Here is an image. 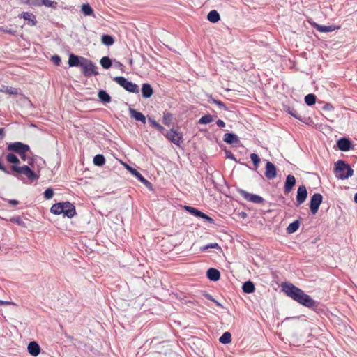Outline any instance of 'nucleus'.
Listing matches in <instances>:
<instances>
[{"instance_id":"f257e3e1","label":"nucleus","mask_w":357,"mask_h":357,"mask_svg":"<svg viewBox=\"0 0 357 357\" xmlns=\"http://www.w3.org/2000/svg\"><path fill=\"white\" fill-rule=\"evenodd\" d=\"M282 289L288 296L305 307H310L315 305V301L309 295L291 283L283 284Z\"/></svg>"},{"instance_id":"f03ea898","label":"nucleus","mask_w":357,"mask_h":357,"mask_svg":"<svg viewBox=\"0 0 357 357\" xmlns=\"http://www.w3.org/2000/svg\"><path fill=\"white\" fill-rule=\"evenodd\" d=\"M50 211L54 215L63 214L69 218H73L76 213L74 205L69 202H59L54 204L51 207Z\"/></svg>"},{"instance_id":"7ed1b4c3","label":"nucleus","mask_w":357,"mask_h":357,"mask_svg":"<svg viewBox=\"0 0 357 357\" xmlns=\"http://www.w3.org/2000/svg\"><path fill=\"white\" fill-rule=\"evenodd\" d=\"M335 176L338 178L344 180L353 175L354 170L344 161L339 160L335 164Z\"/></svg>"},{"instance_id":"20e7f679","label":"nucleus","mask_w":357,"mask_h":357,"mask_svg":"<svg viewBox=\"0 0 357 357\" xmlns=\"http://www.w3.org/2000/svg\"><path fill=\"white\" fill-rule=\"evenodd\" d=\"M8 150L14 151L17 153L23 160H26L25 153L30 150V147L27 144H24L20 142L10 143L8 145Z\"/></svg>"},{"instance_id":"39448f33","label":"nucleus","mask_w":357,"mask_h":357,"mask_svg":"<svg viewBox=\"0 0 357 357\" xmlns=\"http://www.w3.org/2000/svg\"><path fill=\"white\" fill-rule=\"evenodd\" d=\"M114 80L129 92L135 93L139 92V86L136 84L128 81L123 77H114Z\"/></svg>"},{"instance_id":"423d86ee","label":"nucleus","mask_w":357,"mask_h":357,"mask_svg":"<svg viewBox=\"0 0 357 357\" xmlns=\"http://www.w3.org/2000/svg\"><path fill=\"white\" fill-rule=\"evenodd\" d=\"M11 169L17 174L25 175L31 181L38 178V176L27 165H24L22 167L12 165Z\"/></svg>"},{"instance_id":"0eeeda50","label":"nucleus","mask_w":357,"mask_h":357,"mask_svg":"<svg viewBox=\"0 0 357 357\" xmlns=\"http://www.w3.org/2000/svg\"><path fill=\"white\" fill-rule=\"evenodd\" d=\"M82 73L86 77H91V75H96L98 74L97 67L93 63V62L86 58L82 60Z\"/></svg>"},{"instance_id":"6e6552de","label":"nucleus","mask_w":357,"mask_h":357,"mask_svg":"<svg viewBox=\"0 0 357 357\" xmlns=\"http://www.w3.org/2000/svg\"><path fill=\"white\" fill-rule=\"evenodd\" d=\"M321 202L322 195L319 193H315L311 197L310 202V208L313 215L317 213Z\"/></svg>"},{"instance_id":"1a4fd4ad","label":"nucleus","mask_w":357,"mask_h":357,"mask_svg":"<svg viewBox=\"0 0 357 357\" xmlns=\"http://www.w3.org/2000/svg\"><path fill=\"white\" fill-rule=\"evenodd\" d=\"M238 192L245 199H246L248 202L255 204H261L264 202V199L261 197L257 195L249 193L244 190H239Z\"/></svg>"},{"instance_id":"9d476101","label":"nucleus","mask_w":357,"mask_h":357,"mask_svg":"<svg viewBox=\"0 0 357 357\" xmlns=\"http://www.w3.org/2000/svg\"><path fill=\"white\" fill-rule=\"evenodd\" d=\"M165 136L170 142L177 146H180V144L183 142L182 134L176 132L174 129H171Z\"/></svg>"},{"instance_id":"9b49d317","label":"nucleus","mask_w":357,"mask_h":357,"mask_svg":"<svg viewBox=\"0 0 357 357\" xmlns=\"http://www.w3.org/2000/svg\"><path fill=\"white\" fill-rule=\"evenodd\" d=\"M184 208L185 211H188L191 214L194 215L195 216L205 219L206 221H208L210 223H213L214 222L213 219L208 216L206 214L202 213V211L197 210V208L189 206H185Z\"/></svg>"},{"instance_id":"f8f14e48","label":"nucleus","mask_w":357,"mask_h":357,"mask_svg":"<svg viewBox=\"0 0 357 357\" xmlns=\"http://www.w3.org/2000/svg\"><path fill=\"white\" fill-rule=\"evenodd\" d=\"M307 197V191L304 185H300L297 190L296 195V206H300L306 199Z\"/></svg>"},{"instance_id":"ddd939ff","label":"nucleus","mask_w":357,"mask_h":357,"mask_svg":"<svg viewBox=\"0 0 357 357\" xmlns=\"http://www.w3.org/2000/svg\"><path fill=\"white\" fill-rule=\"evenodd\" d=\"M265 176L268 179H273L276 177L277 169L275 166L271 162L268 161L266 165Z\"/></svg>"},{"instance_id":"4468645a","label":"nucleus","mask_w":357,"mask_h":357,"mask_svg":"<svg viewBox=\"0 0 357 357\" xmlns=\"http://www.w3.org/2000/svg\"><path fill=\"white\" fill-rule=\"evenodd\" d=\"M296 184V178L293 175L289 174L286 178L284 183V192L289 193L291 191L292 188Z\"/></svg>"},{"instance_id":"2eb2a0df","label":"nucleus","mask_w":357,"mask_h":357,"mask_svg":"<svg viewBox=\"0 0 357 357\" xmlns=\"http://www.w3.org/2000/svg\"><path fill=\"white\" fill-rule=\"evenodd\" d=\"M84 57L78 56L74 54H70L68 59V65L70 67L81 66L82 60Z\"/></svg>"},{"instance_id":"dca6fc26","label":"nucleus","mask_w":357,"mask_h":357,"mask_svg":"<svg viewBox=\"0 0 357 357\" xmlns=\"http://www.w3.org/2000/svg\"><path fill=\"white\" fill-rule=\"evenodd\" d=\"M337 146L340 151H348L351 148V142L346 138H342L337 142Z\"/></svg>"},{"instance_id":"f3484780","label":"nucleus","mask_w":357,"mask_h":357,"mask_svg":"<svg viewBox=\"0 0 357 357\" xmlns=\"http://www.w3.org/2000/svg\"><path fill=\"white\" fill-rule=\"evenodd\" d=\"M29 353L33 356H37L40 352V348L36 342H31L27 347Z\"/></svg>"},{"instance_id":"a211bd4d","label":"nucleus","mask_w":357,"mask_h":357,"mask_svg":"<svg viewBox=\"0 0 357 357\" xmlns=\"http://www.w3.org/2000/svg\"><path fill=\"white\" fill-rule=\"evenodd\" d=\"M129 113L130 116L135 119L136 121H139L142 122L143 123H146V117L142 113L131 108L129 109Z\"/></svg>"},{"instance_id":"6ab92c4d","label":"nucleus","mask_w":357,"mask_h":357,"mask_svg":"<svg viewBox=\"0 0 357 357\" xmlns=\"http://www.w3.org/2000/svg\"><path fill=\"white\" fill-rule=\"evenodd\" d=\"M22 17L27 21V24L30 26H34L36 24V20L35 16L29 12H23L21 14Z\"/></svg>"},{"instance_id":"aec40b11","label":"nucleus","mask_w":357,"mask_h":357,"mask_svg":"<svg viewBox=\"0 0 357 357\" xmlns=\"http://www.w3.org/2000/svg\"><path fill=\"white\" fill-rule=\"evenodd\" d=\"M207 277L211 281H218L220 279V271L215 268H211L207 271Z\"/></svg>"},{"instance_id":"412c9836","label":"nucleus","mask_w":357,"mask_h":357,"mask_svg":"<svg viewBox=\"0 0 357 357\" xmlns=\"http://www.w3.org/2000/svg\"><path fill=\"white\" fill-rule=\"evenodd\" d=\"M224 141L229 144H237L239 142L238 136L234 133H226L224 135Z\"/></svg>"},{"instance_id":"4be33fe9","label":"nucleus","mask_w":357,"mask_h":357,"mask_svg":"<svg viewBox=\"0 0 357 357\" xmlns=\"http://www.w3.org/2000/svg\"><path fill=\"white\" fill-rule=\"evenodd\" d=\"M313 26L317 30L319 31V32H322V33H328V32H331L333 31H335L336 29H337L335 26H323V25H319L317 23H314L313 24Z\"/></svg>"},{"instance_id":"5701e85b","label":"nucleus","mask_w":357,"mask_h":357,"mask_svg":"<svg viewBox=\"0 0 357 357\" xmlns=\"http://www.w3.org/2000/svg\"><path fill=\"white\" fill-rule=\"evenodd\" d=\"M129 172L135 176L139 181H140L142 183H144L146 186L149 187L151 183L149 182L139 172H137L135 169H130Z\"/></svg>"},{"instance_id":"b1692460","label":"nucleus","mask_w":357,"mask_h":357,"mask_svg":"<svg viewBox=\"0 0 357 357\" xmlns=\"http://www.w3.org/2000/svg\"><path fill=\"white\" fill-rule=\"evenodd\" d=\"M142 96L145 98H149L153 95V89L149 84H144L142 87Z\"/></svg>"},{"instance_id":"393cba45","label":"nucleus","mask_w":357,"mask_h":357,"mask_svg":"<svg viewBox=\"0 0 357 357\" xmlns=\"http://www.w3.org/2000/svg\"><path fill=\"white\" fill-rule=\"evenodd\" d=\"M19 91L20 89L18 88L11 87L8 86H2L0 88V92L10 95H17L19 93Z\"/></svg>"},{"instance_id":"a878e982","label":"nucleus","mask_w":357,"mask_h":357,"mask_svg":"<svg viewBox=\"0 0 357 357\" xmlns=\"http://www.w3.org/2000/svg\"><path fill=\"white\" fill-rule=\"evenodd\" d=\"M207 19L209 22L215 23L220 20V17L219 13L216 10H213L208 13Z\"/></svg>"},{"instance_id":"bb28decb","label":"nucleus","mask_w":357,"mask_h":357,"mask_svg":"<svg viewBox=\"0 0 357 357\" xmlns=\"http://www.w3.org/2000/svg\"><path fill=\"white\" fill-rule=\"evenodd\" d=\"M98 98L103 103H109L111 101V97L105 91L100 90L98 92Z\"/></svg>"},{"instance_id":"cd10ccee","label":"nucleus","mask_w":357,"mask_h":357,"mask_svg":"<svg viewBox=\"0 0 357 357\" xmlns=\"http://www.w3.org/2000/svg\"><path fill=\"white\" fill-rule=\"evenodd\" d=\"M300 226V222L298 220H296L289 225V226L287 228V232L288 234H293L296 232Z\"/></svg>"},{"instance_id":"c85d7f7f","label":"nucleus","mask_w":357,"mask_h":357,"mask_svg":"<svg viewBox=\"0 0 357 357\" xmlns=\"http://www.w3.org/2000/svg\"><path fill=\"white\" fill-rule=\"evenodd\" d=\"M255 289V285L250 281L245 282L243 285V290L245 293H247V294L252 293V292H254Z\"/></svg>"},{"instance_id":"c756f323","label":"nucleus","mask_w":357,"mask_h":357,"mask_svg":"<svg viewBox=\"0 0 357 357\" xmlns=\"http://www.w3.org/2000/svg\"><path fill=\"white\" fill-rule=\"evenodd\" d=\"M220 343L226 344H229L231 341V335L229 332H225L222 336L219 338Z\"/></svg>"},{"instance_id":"7c9ffc66","label":"nucleus","mask_w":357,"mask_h":357,"mask_svg":"<svg viewBox=\"0 0 357 357\" xmlns=\"http://www.w3.org/2000/svg\"><path fill=\"white\" fill-rule=\"evenodd\" d=\"M40 4L52 9H56L58 5L56 1L52 0H40Z\"/></svg>"},{"instance_id":"2f4dec72","label":"nucleus","mask_w":357,"mask_h":357,"mask_svg":"<svg viewBox=\"0 0 357 357\" xmlns=\"http://www.w3.org/2000/svg\"><path fill=\"white\" fill-rule=\"evenodd\" d=\"M6 160L8 162L13 164V165H17L20 163V160L13 153H8L6 155Z\"/></svg>"},{"instance_id":"473e14b6","label":"nucleus","mask_w":357,"mask_h":357,"mask_svg":"<svg viewBox=\"0 0 357 357\" xmlns=\"http://www.w3.org/2000/svg\"><path fill=\"white\" fill-rule=\"evenodd\" d=\"M101 41L104 45L107 46L112 45L114 43L113 38L109 35H102Z\"/></svg>"},{"instance_id":"72a5a7b5","label":"nucleus","mask_w":357,"mask_h":357,"mask_svg":"<svg viewBox=\"0 0 357 357\" xmlns=\"http://www.w3.org/2000/svg\"><path fill=\"white\" fill-rule=\"evenodd\" d=\"M305 102L309 106L314 105L316 102V96L312 93L307 94L305 97Z\"/></svg>"},{"instance_id":"f704fd0d","label":"nucleus","mask_w":357,"mask_h":357,"mask_svg":"<svg viewBox=\"0 0 357 357\" xmlns=\"http://www.w3.org/2000/svg\"><path fill=\"white\" fill-rule=\"evenodd\" d=\"M93 163L96 166H102L105 163V159L102 155H96L93 158Z\"/></svg>"},{"instance_id":"c9c22d12","label":"nucleus","mask_w":357,"mask_h":357,"mask_svg":"<svg viewBox=\"0 0 357 357\" xmlns=\"http://www.w3.org/2000/svg\"><path fill=\"white\" fill-rule=\"evenodd\" d=\"M100 64L105 69H108L112 66V61L107 56H104L100 59Z\"/></svg>"},{"instance_id":"e433bc0d","label":"nucleus","mask_w":357,"mask_h":357,"mask_svg":"<svg viewBox=\"0 0 357 357\" xmlns=\"http://www.w3.org/2000/svg\"><path fill=\"white\" fill-rule=\"evenodd\" d=\"M82 11L85 15L87 16L91 15L93 12L89 4H83L82 6Z\"/></svg>"},{"instance_id":"4c0bfd02","label":"nucleus","mask_w":357,"mask_h":357,"mask_svg":"<svg viewBox=\"0 0 357 357\" xmlns=\"http://www.w3.org/2000/svg\"><path fill=\"white\" fill-rule=\"evenodd\" d=\"M213 121V117L211 115L207 114L201 117L199 120V123L200 124H207L212 122Z\"/></svg>"},{"instance_id":"58836bf2","label":"nucleus","mask_w":357,"mask_h":357,"mask_svg":"<svg viewBox=\"0 0 357 357\" xmlns=\"http://www.w3.org/2000/svg\"><path fill=\"white\" fill-rule=\"evenodd\" d=\"M172 120V116L169 113L164 114L162 117V123L166 126H169Z\"/></svg>"},{"instance_id":"ea45409f","label":"nucleus","mask_w":357,"mask_h":357,"mask_svg":"<svg viewBox=\"0 0 357 357\" xmlns=\"http://www.w3.org/2000/svg\"><path fill=\"white\" fill-rule=\"evenodd\" d=\"M250 159L252 161L255 169L258 168L259 164L260 162V158L256 153H252L250 155Z\"/></svg>"},{"instance_id":"a19ab883","label":"nucleus","mask_w":357,"mask_h":357,"mask_svg":"<svg viewBox=\"0 0 357 357\" xmlns=\"http://www.w3.org/2000/svg\"><path fill=\"white\" fill-rule=\"evenodd\" d=\"M210 248H214V249H219L221 250V248L219 246V245L216 243H209L201 248L202 251H206L207 250Z\"/></svg>"},{"instance_id":"79ce46f5","label":"nucleus","mask_w":357,"mask_h":357,"mask_svg":"<svg viewBox=\"0 0 357 357\" xmlns=\"http://www.w3.org/2000/svg\"><path fill=\"white\" fill-rule=\"evenodd\" d=\"M53 195H54V191L52 188H47L44 192V197L46 199H51L53 197Z\"/></svg>"},{"instance_id":"37998d69","label":"nucleus","mask_w":357,"mask_h":357,"mask_svg":"<svg viewBox=\"0 0 357 357\" xmlns=\"http://www.w3.org/2000/svg\"><path fill=\"white\" fill-rule=\"evenodd\" d=\"M209 101L211 102H213L214 104H216L217 105H218L220 107H222L223 109H226V107L225 105H224V103L220 100H217L214 98H213L212 97L210 98V100Z\"/></svg>"},{"instance_id":"c03bdc74","label":"nucleus","mask_w":357,"mask_h":357,"mask_svg":"<svg viewBox=\"0 0 357 357\" xmlns=\"http://www.w3.org/2000/svg\"><path fill=\"white\" fill-rule=\"evenodd\" d=\"M52 61L56 64V65H59L60 63H61V59L59 56H53L52 57Z\"/></svg>"},{"instance_id":"a18cd8bd","label":"nucleus","mask_w":357,"mask_h":357,"mask_svg":"<svg viewBox=\"0 0 357 357\" xmlns=\"http://www.w3.org/2000/svg\"><path fill=\"white\" fill-rule=\"evenodd\" d=\"M11 221L13 222H15V223H17V225H22L23 222L22 220V219L20 218V217H15V218H13L11 219Z\"/></svg>"},{"instance_id":"49530a36","label":"nucleus","mask_w":357,"mask_h":357,"mask_svg":"<svg viewBox=\"0 0 357 357\" xmlns=\"http://www.w3.org/2000/svg\"><path fill=\"white\" fill-rule=\"evenodd\" d=\"M149 121L151 123V126L154 128H156L158 126V123H157L153 119L149 118Z\"/></svg>"},{"instance_id":"de8ad7c7","label":"nucleus","mask_w":357,"mask_h":357,"mask_svg":"<svg viewBox=\"0 0 357 357\" xmlns=\"http://www.w3.org/2000/svg\"><path fill=\"white\" fill-rule=\"evenodd\" d=\"M216 124H217L218 126H219L220 128H224L225 126V122L222 120H220V119H218L216 121Z\"/></svg>"},{"instance_id":"09e8293b","label":"nucleus","mask_w":357,"mask_h":357,"mask_svg":"<svg viewBox=\"0 0 357 357\" xmlns=\"http://www.w3.org/2000/svg\"><path fill=\"white\" fill-rule=\"evenodd\" d=\"M31 4L35 6H41L40 0H31Z\"/></svg>"},{"instance_id":"8fccbe9b","label":"nucleus","mask_w":357,"mask_h":357,"mask_svg":"<svg viewBox=\"0 0 357 357\" xmlns=\"http://www.w3.org/2000/svg\"><path fill=\"white\" fill-rule=\"evenodd\" d=\"M5 137V131L3 128H0V141Z\"/></svg>"},{"instance_id":"3c124183","label":"nucleus","mask_w":357,"mask_h":357,"mask_svg":"<svg viewBox=\"0 0 357 357\" xmlns=\"http://www.w3.org/2000/svg\"><path fill=\"white\" fill-rule=\"evenodd\" d=\"M3 31L6 32V33H10L11 35H15V33H16V31L15 30H13V29H3Z\"/></svg>"},{"instance_id":"603ef678","label":"nucleus","mask_w":357,"mask_h":357,"mask_svg":"<svg viewBox=\"0 0 357 357\" xmlns=\"http://www.w3.org/2000/svg\"><path fill=\"white\" fill-rule=\"evenodd\" d=\"M11 304H13L12 302L0 300V305H11Z\"/></svg>"},{"instance_id":"864d4df0","label":"nucleus","mask_w":357,"mask_h":357,"mask_svg":"<svg viewBox=\"0 0 357 357\" xmlns=\"http://www.w3.org/2000/svg\"><path fill=\"white\" fill-rule=\"evenodd\" d=\"M155 128L161 132H162L165 130V128L160 124H158V126Z\"/></svg>"},{"instance_id":"5fc2aeb1","label":"nucleus","mask_w":357,"mask_h":357,"mask_svg":"<svg viewBox=\"0 0 357 357\" xmlns=\"http://www.w3.org/2000/svg\"><path fill=\"white\" fill-rule=\"evenodd\" d=\"M9 203H10L12 205H17L18 204V202L15 199H10L9 200Z\"/></svg>"},{"instance_id":"6e6d98bb","label":"nucleus","mask_w":357,"mask_h":357,"mask_svg":"<svg viewBox=\"0 0 357 357\" xmlns=\"http://www.w3.org/2000/svg\"><path fill=\"white\" fill-rule=\"evenodd\" d=\"M124 167H126V169L129 171V169H133L132 167H131L130 166H129L127 164H123Z\"/></svg>"},{"instance_id":"4d7b16f0","label":"nucleus","mask_w":357,"mask_h":357,"mask_svg":"<svg viewBox=\"0 0 357 357\" xmlns=\"http://www.w3.org/2000/svg\"><path fill=\"white\" fill-rule=\"evenodd\" d=\"M206 297L208 299L211 300V301L213 299L212 296H211V295H209V294H207V295L206 296Z\"/></svg>"},{"instance_id":"13d9d810","label":"nucleus","mask_w":357,"mask_h":357,"mask_svg":"<svg viewBox=\"0 0 357 357\" xmlns=\"http://www.w3.org/2000/svg\"><path fill=\"white\" fill-rule=\"evenodd\" d=\"M291 114L295 118L298 119V116L295 113L291 112Z\"/></svg>"},{"instance_id":"bf43d9fd","label":"nucleus","mask_w":357,"mask_h":357,"mask_svg":"<svg viewBox=\"0 0 357 357\" xmlns=\"http://www.w3.org/2000/svg\"><path fill=\"white\" fill-rule=\"evenodd\" d=\"M354 202L357 204V193L354 195Z\"/></svg>"},{"instance_id":"052dcab7","label":"nucleus","mask_w":357,"mask_h":357,"mask_svg":"<svg viewBox=\"0 0 357 357\" xmlns=\"http://www.w3.org/2000/svg\"><path fill=\"white\" fill-rule=\"evenodd\" d=\"M215 303L218 305V306H220V307H222V305L218 302V301H215Z\"/></svg>"},{"instance_id":"680f3d73","label":"nucleus","mask_w":357,"mask_h":357,"mask_svg":"<svg viewBox=\"0 0 357 357\" xmlns=\"http://www.w3.org/2000/svg\"><path fill=\"white\" fill-rule=\"evenodd\" d=\"M228 158L234 160V156L233 154H231L230 155H229Z\"/></svg>"},{"instance_id":"e2e57ef3","label":"nucleus","mask_w":357,"mask_h":357,"mask_svg":"<svg viewBox=\"0 0 357 357\" xmlns=\"http://www.w3.org/2000/svg\"><path fill=\"white\" fill-rule=\"evenodd\" d=\"M29 165H31L32 167V162H29Z\"/></svg>"},{"instance_id":"0e129e2a","label":"nucleus","mask_w":357,"mask_h":357,"mask_svg":"<svg viewBox=\"0 0 357 357\" xmlns=\"http://www.w3.org/2000/svg\"><path fill=\"white\" fill-rule=\"evenodd\" d=\"M211 301H213V302H214V303H215V301H216V300H215V299L213 298V299L211 300Z\"/></svg>"}]
</instances>
